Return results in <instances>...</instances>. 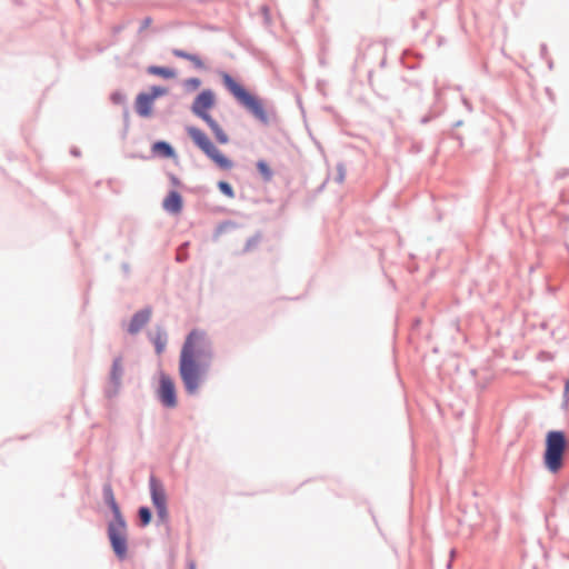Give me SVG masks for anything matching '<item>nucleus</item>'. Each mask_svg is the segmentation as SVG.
I'll return each mask as SVG.
<instances>
[{
    "label": "nucleus",
    "instance_id": "obj_18",
    "mask_svg": "<svg viewBox=\"0 0 569 569\" xmlns=\"http://www.w3.org/2000/svg\"><path fill=\"white\" fill-rule=\"evenodd\" d=\"M138 525L141 528L148 527L152 521V510L148 506H140L137 510Z\"/></svg>",
    "mask_w": 569,
    "mask_h": 569
},
{
    "label": "nucleus",
    "instance_id": "obj_31",
    "mask_svg": "<svg viewBox=\"0 0 569 569\" xmlns=\"http://www.w3.org/2000/svg\"><path fill=\"white\" fill-rule=\"evenodd\" d=\"M368 82H369V86L376 91V92H379V91H383V87L380 84V83H375L373 81V70H369L368 71Z\"/></svg>",
    "mask_w": 569,
    "mask_h": 569
},
{
    "label": "nucleus",
    "instance_id": "obj_20",
    "mask_svg": "<svg viewBox=\"0 0 569 569\" xmlns=\"http://www.w3.org/2000/svg\"><path fill=\"white\" fill-rule=\"evenodd\" d=\"M146 92L153 101H156L157 99L168 94L169 88L164 86L153 84L149 88V91Z\"/></svg>",
    "mask_w": 569,
    "mask_h": 569
},
{
    "label": "nucleus",
    "instance_id": "obj_8",
    "mask_svg": "<svg viewBox=\"0 0 569 569\" xmlns=\"http://www.w3.org/2000/svg\"><path fill=\"white\" fill-rule=\"evenodd\" d=\"M216 93L212 89L201 90L193 99L190 107L191 112L197 117L206 116L216 106Z\"/></svg>",
    "mask_w": 569,
    "mask_h": 569
},
{
    "label": "nucleus",
    "instance_id": "obj_36",
    "mask_svg": "<svg viewBox=\"0 0 569 569\" xmlns=\"http://www.w3.org/2000/svg\"><path fill=\"white\" fill-rule=\"evenodd\" d=\"M569 402V379L565 381L563 387V405L567 406Z\"/></svg>",
    "mask_w": 569,
    "mask_h": 569
},
{
    "label": "nucleus",
    "instance_id": "obj_39",
    "mask_svg": "<svg viewBox=\"0 0 569 569\" xmlns=\"http://www.w3.org/2000/svg\"><path fill=\"white\" fill-rule=\"evenodd\" d=\"M568 174H569V169H561V170L557 171L556 178L557 179H563Z\"/></svg>",
    "mask_w": 569,
    "mask_h": 569
},
{
    "label": "nucleus",
    "instance_id": "obj_22",
    "mask_svg": "<svg viewBox=\"0 0 569 569\" xmlns=\"http://www.w3.org/2000/svg\"><path fill=\"white\" fill-rule=\"evenodd\" d=\"M217 187L223 196L231 199L234 198V190L230 182L226 180H220L218 181Z\"/></svg>",
    "mask_w": 569,
    "mask_h": 569
},
{
    "label": "nucleus",
    "instance_id": "obj_47",
    "mask_svg": "<svg viewBox=\"0 0 569 569\" xmlns=\"http://www.w3.org/2000/svg\"><path fill=\"white\" fill-rule=\"evenodd\" d=\"M326 183H327V180H326V181H323V182L319 186V188H318V192H321V191L325 189Z\"/></svg>",
    "mask_w": 569,
    "mask_h": 569
},
{
    "label": "nucleus",
    "instance_id": "obj_29",
    "mask_svg": "<svg viewBox=\"0 0 569 569\" xmlns=\"http://www.w3.org/2000/svg\"><path fill=\"white\" fill-rule=\"evenodd\" d=\"M199 119H201L208 127L209 129L212 131L213 129H216L218 126H220L218 123V121L216 119H213V117L209 113H206V116H201L199 117Z\"/></svg>",
    "mask_w": 569,
    "mask_h": 569
},
{
    "label": "nucleus",
    "instance_id": "obj_48",
    "mask_svg": "<svg viewBox=\"0 0 569 569\" xmlns=\"http://www.w3.org/2000/svg\"><path fill=\"white\" fill-rule=\"evenodd\" d=\"M367 49H369V50H373V49H379V47H376V46H375V44H372V43H368V44H367Z\"/></svg>",
    "mask_w": 569,
    "mask_h": 569
},
{
    "label": "nucleus",
    "instance_id": "obj_52",
    "mask_svg": "<svg viewBox=\"0 0 569 569\" xmlns=\"http://www.w3.org/2000/svg\"><path fill=\"white\" fill-rule=\"evenodd\" d=\"M177 261H178V262H182V261H183L182 256H178V257H177Z\"/></svg>",
    "mask_w": 569,
    "mask_h": 569
},
{
    "label": "nucleus",
    "instance_id": "obj_40",
    "mask_svg": "<svg viewBox=\"0 0 569 569\" xmlns=\"http://www.w3.org/2000/svg\"><path fill=\"white\" fill-rule=\"evenodd\" d=\"M121 269H122V271H123V273H124L126 276H128V274L130 273V266H129V263H128V262H122V264H121Z\"/></svg>",
    "mask_w": 569,
    "mask_h": 569
},
{
    "label": "nucleus",
    "instance_id": "obj_17",
    "mask_svg": "<svg viewBox=\"0 0 569 569\" xmlns=\"http://www.w3.org/2000/svg\"><path fill=\"white\" fill-rule=\"evenodd\" d=\"M237 228H238V223L236 221H233V220H223V221L219 222L216 226V228H214V230L212 232V240L213 241H218L219 238L223 233H226L228 231H231V230H234Z\"/></svg>",
    "mask_w": 569,
    "mask_h": 569
},
{
    "label": "nucleus",
    "instance_id": "obj_32",
    "mask_svg": "<svg viewBox=\"0 0 569 569\" xmlns=\"http://www.w3.org/2000/svg\"><path fill=\"white\" fill-rule=\"evenodd\" d=\"M171 52L176 58H180V59H184V60H188V58H190L189 54L191 53V52H188L182 49H173Z\"/></svg>",
    "mask_w": 569,
    "mask_h": 569
},
{
    "label": "nucleus",
    "instance_id": "obj_42",
    "mask_svg": "<svg viewBox=\"0 0 569 569\" xmlns=\"http://www.w3.org/2000/svg\"><path fill=\"white\" fill-rule=\"evenodd\" d=\"M123 28H124V26H122V24L116 26L113 28V32L114 33H119V32H121L123 30Z\"/></svg>",
    "mask_w": 569,
    "mask_h": 569
},
{
    "label": "nucleus",
    "instance_id": "obj_3",
    "mask_svg": "<svg viewBox=\"0 0 569 569\" xmlns=\"http://www.w3.org/2000/svg\"><path fill=\"white\" fill-rule=\"evenodd\" d=\"M568 448V439L563 430H550L546 435L543 466L556 475L563 466L565 452Z\"/></svg>",
    "mask_w": 569,
    "mask_h": 569
},
{
    "label": "nucleus",
    "instance_id": "obj_51",
    "mask_svg": "<svg viewBox=\"0 0 569 569\" xmlns=\"http://www.w3.org/2000/svg\"><path fill=\"white\" fill-rule=\"evenodd\" d=\"M123 116H124V121L127 123L128 122V118H129V112H128L127 109L124 110V114Z\"/></svg>",
    "mask_w": 569,
    "mask_h": 569
},
{
    "label": "nucleus",
    "instance_id": "obj_2",
    "mask_svg": "<svg viewBox=\"0 0 569 569\" xmlns=\"http://www.w3.org/2000/svg\"><path fill=\"white\" fill-rule=\"evenodd\" d=\"M219 76L224 89L233 97V99L247 110L256 120L263 126L271 123V116L274 119L276 112L270 111L263 104V100L247 89L240 81L227 71H219Z\"/></svg>",
    "mask_w": 569,
    "mask_h": 569
},
{
    "label": "nucleus",
    "instance_id": "obj_37",
    "mask_svg": "<svg viewBox=\"0 0 569 569\" xmlns=\"http://www.w3.org/2000/svg\"><path fill=\"white\" fill-rule=\"evenodd\" d=\"M365 60V53L361 49V47L358 48L357 57L355 59V64L358 66Z\"/></svg>",
    "mask_w": 569,
    "mask_h": 569
},
{
    "label": "nucleus",
    "instance_id": "obj_25",
    "mask_svg": "<svg viewBox=\"0 0 569 569\" xmlns=\"http://www.w3.org/2000/svg\"><path fill=\"white\" fill-rule=\"evenodd\" d=\"M260 239H261L260 233H256V234L251 236L250 238H248L242 251L243 252L250 251L252 248L258 246V243L260 242Z\"/></svg>",
    "mask_w": 569,
    "mask_h": 569
},
{
    "label": "nucleus",
    "instance_id": "obj_15",
    "mask_svg": "<svg viewBox=\"0 0 569 569\" xmlns=\"http://www.w3.org/2000/svg\"><path fill=\"white\" fill-rule=\"evenodd\" d=\"M149 340L154 346V352L160 356L166 350V346L168 342V333L163 326H156L153 331L148 333Z\"/></svg>",
    "mask_w": 569,
    "mask_h": 569
},
{
    "label": "nucleus",
    "instance_id": "obj_1",
    "mask_svg": "<svg viewBox=\"0 0 569 569\" xmlns=\"http://www.w3.org/2000/svg\"><path fill=\"white\" fill-rule=\"evenodd\" d=\"M214 358V349L207 332L192 329L188 332L179 355V376L189 396L198 393L207 380Z\"/></svg>",
    "mask_w": 569,
    "mask_h": 569
},
{
    "label": "nucleus",
    "instance_id": "obj_12",
    "mask_svg": "<svg viewBox=\"0 0 569 569\" xmlns=\"http://www.w3.org/2000/svg\"><path fill=\"white\" fill-rule=\"evenodd\" d=\"M162 209L172 216L181 213L183 209V198L181 193L176 189L169 190L162 200Z\"/></svg>",
    "mask_w": 569,
    "mask_h": 569
},
{
    "label": "nucleus",
    "instance_id": "obj_10",
    "mask_svg": "<svg viewBox=\"0 0 569 569\" xmlns=\"http://www.w3.org/2000/svg\"><path fill=\"white\" fill-rule=\"evenodd\" d=\"M152 315L151 307L147 306L134 312L127 327L129 335H137L149 321Z\"/></svg>",
    "mask_w": 569,
    "mask_h": 569
},
{
    "label": "nucleus",
    "instance_id": "obj_21",
    "mask_svg": "<svg viewBox=\"0 0 569 569\" xmlns=\"http://www.w3.org/2000/svg\"><path fill=\"white\" fill-rule=\"evenodd\" d=\"M201 83L202 82H201L200 78L191 77V78L186 79L183 81L182 86L187 92H192V91L198 90L200 88Z\"/></svg>",
    "mask_w": 569,
    "mask_h": 569
},
{
    "label": "nucleus",
    "instance_id": "obj_41",
    "mask_svg": "<svg viewBox=\"0 0 569 569\" xmlns=\"http://www.w3.org/2000/svg\"><path fill=\"white\" fill-rule=\"evenodd\" d=\"M462 103L463 106L466 107V109L471 112L472 111V106L470 103V101L467 99V98H462Z\"/></svg>",
    "mask_w": 569,
    "mask_h": 569
},
{
    "label": "nucleus",
    "instance_id": "obj_5",
    "mask_svg": "<svg viewBox=\"0 0 569 569\" xmlns=\"http://www.w3.org/2000/svg\"><path fill=\"white\" fill-rule=\"evenodd\" d=\"M107 537L114 553V557L119 561H123L128 557V523L126 519L110 520L107 525Z\"/></svg>",
    "mask_w": 569,
    "mask_h": 569
},
{
    "label": "nucleus",
    "instance_id": "obj_43",
    "mask_svg": "<svg viewBox=\"0 0 569 569\" xmlns=\"http://www.w3.org/2000/svg\"><path fill=\"white\" fill-rule=\"evenodd\" d=\"M545 60L547 61L549 70H552L553 69V61H552V59L551 58H547Z\"/></svg>",
    "mask_w": 569,
    "mask_h": 569
},
{
    "label": "nucleus",
    "instance_id": "obj_7",
    "mask_svg": "<svg viewBox=\"0 0 569 569\" xmlns=\"http://www.w3.org/2000/svg\"><path fill=\"white\" fill-rule=\"evenodd\" d=\"M124 369L122 366V357L118 356L113 359L110 373L109 381L104 388V397L107 399H113L118 396L121 388V379L123 376Z\"/></svg>",
    "mask_w": 569,
    "mask_h": 569
},
{
    "label": "nucleus",
    "instance_id": "obj_50",
    "mask_svg": "<svg viewBox=\"0 0 569 569\" xmlns=\"http://www.w3.org/2000/svg\"><path fill=\"white\" fill-rule=\"evenodd\" d=\"M386 62H387V59L386 57H383L380 61V67H385L386 66Z\"/></svg>",
    "mask_w": 569,
    "mask_h": 569
},
{
    "label": "nucleus",
    "instance_id": "obj_23",
    "mask_svg": "<svg viewBox=\"0 0 569 569\" xmlns=\"http://www.w3.org/2000/svg\"><path fill=\"white\" fill-rule=\"evenodd\" d=\"M211 132L219 144H227L230 140L229 136L226 133L221 126H218Z\"/></svg>",
    "mask_w": 569,
    "mask_h": 569
},
{
    "label": "nucleus",
    "instance_id": "obj_44",
    "mask_svg": "<svg viewBox=\"0 0 569 569\" xmlns=\"http://www.w3.org/2000/svg\"><path fill=\"white\" fill-rule=\"evenodd\" d=\"M187 569H197V568H196V562H194V561H192V560H191V561H189V562H188V566H187Z\"/></svg>",
    "mask_w": 569,
    "mask_h": 569
},
{
    "label": "nucleus",
    "instance_id": "obj_38",
    "mask_svg": "<svg viewBox=\"0 0 569 569\" xmlns=\"http://www.w3.org/2000/svg\"><path fill=\"white\" fill-rule=\"evenodd\" d=\"M540 57L541 59H547L548 57V49L546 43L540 44Z\"/></svg>",
    "mask_w": 569,
    "mask_h": 569
},
{
    "label": "nucleus",
    "instance_id": "obj_28",
    "mask_svg": "<svg viewBox=\"0 0 569 569\" xmlns=\"http://www.w3.org/2000/svg\"><path fill=\"white\" fill-rule=\"evenodd\" d=\"M199 119H201L208 127L209 129L212 131L213 129H216L218 126H220L218 123V121L216 119H213V117L209 113H206V116H201L199 117Z\"/></svg>",
    "mask_w": 569,
    "mask_h": 569
},
{
    "label": "nucleus",
    "instance_id": "obj_19",
    "mask_svg": "<svg viewBox=\"0 0 569 569\" xmlns=\"http://www.w3.org/2000/svg\"><path fill=\"white\" fill-rule=\"evenodd\" d=\"M256 169L264 182L271 181L273 177V170L269 166L268 161H266L264 159H259L256 162Z\"/></svg>",
    "mask_w": 569,
    "mask_h": 569
},
{
    "label": "nucleus",
    "instance_id": "obj_53",
    "mask_svg": "<svg viewBox=\"0 0 569 569\" xmlns=\"http://www.w3.org/2000/svg\"><path fill=\"white\" fill-rule=\"evenodd\" d=\"M447 568H448V569H450V568H451V561H449V562L447 563Z\"/></svg>",
    "mask_w": 569,
    "mask_h": 569
},
{
    "label": "nucleus",
    "instance_id": "obj_11",
    "mask_svg": "<svg viewBox=\"0 0 569 569\" xmlns=\"http://www.w3.org/2000/svg\"><path fill=\"white\" fill-rule=\"evenodd\" d=\"M102 499L112 513L111 520H116L118 522L120 519H126L122 515L119 503L116 500L113 488L110 482H106L102 486Z\"/></svg>",
    "mask_w": 569,
    "mask_h": 569
},
{
    "label": "nucleus",
    "instance_id": "obj_35",
    "mask_svg": "<svg viewBox=\"0 0 569 569\" xmlns=\"http://www.w3.org/2000/svg\"><path fill=\"white\" fill-rule=\"evenodd\" d=\"M437 117H438V113L429 112V113L425 114L423 117H421L420 123L421 124H427V123H429L431 120H433Z\"/></svg>",
    "mask_w": 569,
    "mask_h": 569
},
{
    "label": "nucleus",
    "instance_id": "obj_27",
    "mask_svg": "<svg viewBox=\"0 0 569 569\" xmlns=\"http://www.w3.org/2000/svg\"><path fill=\"white\" fill-rule=\"evenodd\" d=\"M110 100L113 104H124L126 101H127V97L123 92L121 91H113L111 94H110Z\"/></svg>",
    "mask_w": 569,
    "mask_h": 569
},
{
    "label": "nucleus",
    "instance_id": "obj_6",
    "mask_svg": "<svg viewBox=\"0 0 569 569\" xmlns=\"http://www.w3.org/2000/svg\"><path fill=\"white\" fill-rule=\"evenodd\" d=\"M156 397L166 409H173L178 405L177 387L174 380L164 371H159V382Z\"/></svg>",
    "mask_w": 569,
    "mask_h": 569
},
{
    "label": "nucleus",
    "instance_id": "obj_46",
    "mask_svg": "<svg viewBox=\"0 0 569 569\" xmlns=\"http://www.w3.org/2000/svg\"><path fill=\"white\" fill-rule=\"evenodd\" d=\"M452 137L457 139L460 144H462V137L460 134H453Z\"/></svg>",
    "mask_w": 569,
    "mask_h": 569
},
{
    "label": "nucleus",
    "instance_id": "obj_34",
    "mask_svg": "<svg viewBox=\"0 0 569 569\" xmlns=\"http://www.w3.org/2000/svg\"><path fill=\"white\" fill-rule=\"evenodd\" d=\"M168 178H169V181L170 183L173 186V187H182V182L181 180L172 172H168Z\"/></svg>",
    "mask_w": 569,
    "mask_h": 569
},
{
    "label": "nucleus",
    "instance_id": "obj_24",
    "mask_svg": "<svg viewBox=\"0 0 569 569\" xmlns=\"http://www.w3.org/2000/svg\"><path fill=\"white\" fill-rule=\"evenodd\" d=\"M157 513V525L164 523L167 525L169 522V512H168V506L154 508Z\"/></svg>",
    "mask_w": 569,
    "mask_h": 569
},
{
    "label": "nucleus",
    "instance_id": "obj_30",
    "mask_svg": "<svg viewBox=\"0 0 569 569\" xmlns=\"http://www.w3.org/2000/svg\"><path fill=\"white\" fill-rule=\"evenodd\" d=\"M336 169H337L336 181L338 183H341V182H343L345 177H346L345 163L342 161L338 162L337 166H336Z\"/></svg>",
    "mask_w": 569,
    "mask_h": 569
},
{
    "label": "nucleus",
    "instance_id": "obj_4",
    "mask_svg": "<svg viewBox=\"0 0 569 569\" xmlns=\"http://www.w3.org/2000/svg\"><path fill=\"white\" fill-rule=\"evenodd\" d=\"M186 132L193 144L210 159L220 170H230L234 162L219 150L209 136L200 128L194 126L186 127Z\"/></svg>",
    "mask_w": 569,
    "mask_h": 569
},
{
    "label": "nucleus",
    "instance_id": "obj_49",
    "mask_svg": "<svg viewBox=\"0 0 569 569\" xmlns=\"http://www.w3.org/2000/svg\"><path fill=\"white\" fill-rule=\"evenodd\" d=\"M71 153H72L73 156H79V154H80V151H79L77 148H73V149L71 150Z\"/></svg>",
    "mask_w": 569,
    "mask_h": 569
},
{
    "label": "nucleus",
    "instance_id": "obj_14",
    "mask_svg": "<svg viewBox=\"0 0 569 569\" xmlns=\"http://www.w3.org/2000/svg\"><path fill=\"white\" fill-rule=\"evenodd\" d=\"M154 101L147 94L146 91H141L136 96L134 110L141 118H150L153 112Z\"/></svg>",
    "mask_w": 569,
    "mask_h": 569
},
{
    "label": "nucleus",
    "instance_id": "obj_16",
    "mask_svg": "<svg viewBox=\"0 0 569 569\" xmlns=\"http://www.w3.org/2000/svg\"><path fill=\"white\" fill-rule=\"evenodd\" d=\"M147 73L169 80L177 76V70L171 67L151 64L147 68Z\"/></svg>",
    "mask_w": 569,
    "mask_h": 569
},
{
    "label": "nucleus",
    "instance_id": "obj_45",
    "mask_svg": "<svg viewBox=\"0 0 569 569\" xmlns=\"http://www.w3.org/2000/svg\"><path fill=\"white\" fill-rule=\"evenodd\" d=\"M462 123H463L462 120H458V121L452 123V127L453 128H458V127L462 126Z\"/></svg>",
    "mask_w": 569,
    "mask_h": 569
},
{
    "label": "nucleus",
    "instance_id": "obj_54",
    "mask_svg": "<svg viewBox=\"0 0 569 569\" xmlns=\"http://www.w3.org/2000/svg\"><path fill=\"white\" fill-rule=\"evenodd\" d=\"M313 1H315V6H318V1H319V0H313Z\"/></svg>",
    "mask_w": 569,
    "mask_h": 569
},
{
    "label": "nucleus",
    "instance_id": "obj_33",
    "mask_svg": "<svg viewBox=\"0 0 569 569\" xmlns=\"http://www.w3.org/2000/svg\"><path fill=\"white\" fill-rule=\"evenodd\" d=\"M151 23H152V18L151 17H146L144 19H142L141 23H140V27L138 29V33L143 32L147 28L150 27Z\"/></svg>",
    "mask_w": 569,
    "mask_h": 569
},
{
    "label": "nucleus",
    "instance_id": "obj_26",
    "mask_svg": "<svg viewBox=\"0 0 569 569\" xmlns=\"http://www.w3.org/2000/svg\"><path fill=\"white\" fill-rule=\"evenodd\" d=\"M188 61H190L196 69L206 70V64L199 54L190 53Z\"/></svg>",
    "mask_w": 569,
    "mask_h": 569
},
{
    "label": "nucleus",
    "instance_id": "obj_13",
    "mask_svg": "<svg viewBox=\"0 0 569 569\" xmlns=\"http://www.w3.org/2000/svg\"><path fill=\"white\" fill-rule=\"evenodd\" d=\"M149 487H150V498L154 508L166 507L167 506V495L163 488V485L160 480L156 478L154 475H151L149 478Z\"/></svg>",
    "mask_w": 569,
    "mask_h": 569
},
{
    "label": "nucleus",
    "instance_id": "obj_9",
    "mask_svg": "<svg viewBox=\"0 0 569 569\" xmlns=\"http://www.w3.org/2000/svg\"><path fill=\"white\" fill-rule=\"evenodd\" d=\"M151 157H158L161 159H178V153L174 147L167 140H157L151 144V156L131 154L130 158L148 160Z\"/></svg>",
    "mask_w": 569,
    "mask_h": 569
}]
</instances>
